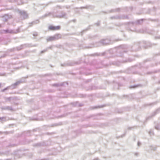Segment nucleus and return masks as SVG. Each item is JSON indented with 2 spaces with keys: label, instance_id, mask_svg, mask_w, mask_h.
<instances>
[{
  "label": "nucleus",
  "instance_id": "nucleus-1",
  "mask_svg": "<svg viewBox=\"0 0 160 160\" xmlns=\"http://www.w3.org/2000/svg\"><path fill=\"white\" fill-rule=\"evenodd\" d=\"M60 29V26H54L52 25H50L48 27V29L50 31H56L59 30Z\"/></svg>",
  "mask_w": 160,
  "mask_h": 160
}]
</instances>
